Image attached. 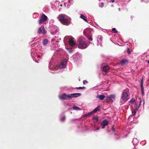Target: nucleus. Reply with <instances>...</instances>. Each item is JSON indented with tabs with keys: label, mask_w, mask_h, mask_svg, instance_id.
<instances>
[{
	"label": "nucleus",
	"mask_w": 149,
	"mask_h": 149,
	"mask_svg": "<svg viewBox=\"0 0 149 149\" xmlns=\"http://www.w3.org/2000/svg\"><path fill=\"white\" fill-rule=\"evenodd\" d=\"M127 62V60L126 59H124L121 61L120 63L121 64H122V65H123L125 64Z\"/></svg>",
	"instance_id": "obj_18"
},
{
	"label": "nucleus",
	"mask_w": 149,
	"mask_h": 149,
	"mask_svg": "<svg viewBox=\"0 0 149 149\" xmlns=\"http://www.w3.org/2000/svg\"><path fill=\"white\" fill-rule=\"evenodd\" d=\"M84 31H85V30H84Z\"/></svg>",
	"instance_id": "obj_38"
},
{
	"label": "nucleus",
	"mask_w": 149,
	"mask_h": 149,
	"mask_svg": "<svg viewBox=\"0 0 149 149\" xmlns=\"http://www.w3.org/2000/svg\"><path fill=\"white\" fill-rule=\"evenodd\" d=\"M47 19V17L45 14H42L41 17V18L39 20V23L40 24L43 23L46 21Z\"/></svg>",
	"instance_id": "obj_5"
},
{
	"label": "nucleus",
	"mask_w": 149,
	"mask_h": 149,
	"mask_svg": "<svg viewBox=\"0 0 149 149\" xmlns=\"http://www.w3.org/2000/svg\"><path fill=\"white\" fill-rule=\"evenodd\" d=\"M41 27L42 28V33L43 34H44L47 33V31L46 29H45L44 26L43 25H42L41 26Z\"/></svg>",
	"instance_id": "obj_16"
},
{
	"label": "nucleus",
	"mask_w": 149,
	"mask_h": 149,
	"mask_svg": "<svg viewBox=\"0 0 149 149\" xmlns=\"http://www.w3.org/2000/svg\"><path fill=\"white\" fill-rule=\"evenodd\" d=\"M111 100H115L116 96L113 94H112L109 96Z\"/></svg>",
	"instance_id": "obj_19"
},
{
	"label": "nucleus",
	"mask_w": 149,
	"mask_h": 149,
	"mask_svg": "<svg viewBox=\"0 0 149 149\" xmlns=\"http://www.w3.org/2000/svg\"><path fill=\"white\" fill-rule=\"evenodd\" d=\"M111 130L113 131V132H114L115 131V129L114 128V126H113L111 128Z\"/></svg>",
	"instance_id": "obj_32"
},
{
	"label": "nucleus",
	"mask_w": 149,
	"mask_h": 149,
	"mask_svg": "<svg viewBox=\"0 0 149 149\" xmlns=\"http://www.w3.org/2000/svg\"><path fill=\"white\" fill-rule=\"evenodd\" d=\"M37 56H38V58H40V57H41V56H40V55H38Z\"/></svg>",
	"instance_id": "obj_36"
},
{
	"label": "nucleus",
	"mask_w": 149,
	"mask_h": 149,
	"mask_svg": "<svg viewBox=\"0 0 149 149\" xmlns=\"http://www.w3.org/2000/svg\"><path fill=\"white\" fill-rule=\"evenodd\" d=\"M100 106H98L97 107L95 108L93 111L87 113L88 116H90L93 113L96 112L100 110Z\"/></svg>",
	"instance_id": "obj_6"
},
{
	"label": "nucleus",
	"mask_w": 149,
	"mask_h": 149,
	"mask_svg": "<svg viewBox=\"0 0 149 149\" xmlns=\"http://www.w3.org/2000/svg\"><path fill=\"white\" fill-rule=\"evenodd\" d=\"M109 69V67L108 65H106L104 66L102 68V70L105 72H107L108 71Z\"/></svg>",
	"instance_id": "obj_11"
},
{
	"label": "nucleus",
	"mask_w": 149,
	"mask_h": 149,
	"mask_svg": "<svg viewBox=\"0 0 149 149\" xmlns=\"http://www.w3.org/2000/svg\"><path fill=\"white\" fill-rule=\"evenodd\" d=\"M135 102V99L133 98H132L129 101V103L131 104H133Z\"/></svg>",
	"instance_id": "obj_21"
},
{
	"label": "nucleus",
	"mask_w": 149,
	"mask_h": 149,
	"mask_svg": "<svg viewBox=\"0 0 149 149\" xmlns=\"http://www.w3.org/2000/svg\"><path fill=\"white\" fill-rule=\"evenodd\" d=\"M138 109L137 108H134V111H132V114L131 115V116L132 117L134 116L136 113V111L138 110Z\"/></svg>",
	"instance_id": "obj_14"
},
{
	"label": "nucleus",
	"mask_w": 149,
	"mask_h": 149,
	"mask_svg": "<svg viewBox=\"0 0 149 149\" xmlns=\"http://www.w3.org/2000/svg\"><path fill=\"white\" fill-rule=\"evenodd\" d=\"M37 32L38 34H40L42 33V28L41 27L38 28Z\"/></svg>",
	"instance_id": "obj_20"
},
{
	"label": "nucleus",
	"mask_w": 149,
	"mask_h": 149,
	"mask_svg": "<svg viewBox=\"0 0 149 149\" xmlns=\"http://www.w3.org/2000/svg\"><path fill=\"white\" fill-rule=\"evenodd\" d=\"M78 47L79 48L83 49L87 47V45L86 43L82 40L79 39L78 42Z\"/></svg>",
	"instance_id": "obj_2"
},
{
	"label": "nucleus",
	"mask_w": 149,
	"mask_h": 149,
	"mask_svg": "<svg viewBox=\"0 0 149 149\" xmlns=\"http://www.w3.org/2000/svg\"><path fill=\"white\" fill-rule=\"evenodd\" d=\"M84 117H86V116H88V115H87V114L84 115Z\"/></svg>",
	"instance_id": "obj_35"
},
{
	"label": "nucleus",
	"mask_w": 149,
	"mask_h": 149,
	"mask_svg": "<svg viewBox=\"0 0 149 149\" xmlns=\"http://www.w3.org/2000/svg\"><path fill=\"white\" fill-rule=\"evenodd\" d=\"M127 52L128 54H130L131 53V52L130 51V49L129 48L127 47Z\"/></svg>",
	"instance_id": "obj_24"
},
{
	"label": "nucleus",
	"mask_w": 149,
	"mask_h": 149,
	"mask_svg": "<svg viewBox=\"0 0 149 149\" xmlns=\"http://www.w3.org/2000/svg\"><path fill=\"white\" fill-rule=\"evenodd\" d=\"M141 92H142V94L143 95H144V89L143 85V80H141Z\"/></svg>",
	"instance_id": "obj_13"
},
{
	"label": "nucleus",
	"mask_w": 149,
	"mask_h": 149,
	"mask_svg": "<svg viewBox=\"0 0 149 149\" xmlns=\"http://www.w3.org/2000/svg\"><path fill=\"white\" fill-rule=\"evenodd\" d=\"M141 105V100H140V101L139 102V105L138 106V107L137 108L138 109H139V107Z\"/></svg>",
	"instance_id": "obj_25"
},
{
	"label": "nucleus",
	"mask_w": 149,
	"mask_h": 149,
	"mask_svg": "<svg viewBox=\"0 0 149 149\" xmlns=\"http://www.w3.org/2000/svg\"><path fill=\"white\" fill-rule=\"evenodd\" d=\"M112 30L113 31H114L116 33H117L118 32V31L116 30V29L115 28H113L112 29Z\"/></svg>",
	"instance_id": "obj_29"
},
{
	"label": "nucleus",
	"mask_w": 149,
	"mask_h": 149,
	"mask_svg": "<svg viewBox=\"0 0 149 149\" xmlns=\"http://www.w3.org/2000/svg\"><path fill=\"white\" fill-rule=\"evenodd\" d=\"M98 117L97 116H95L94 117V120H96V121H97L98 120Z\"/></svg>",
	"instance_id": "obj_26"
},
{
	"label": "nucleus",
	"mask_w": 149,
	"mask_h": 149,
	"mask_svg": "<svg viewBox=\"0 0 149 149\" xmlns=\"http://www.w3.org/2000/svg\"><path fill=\"white\" fill-rule=\"evenodd\" d=\"M69 45L72 47H74L76 45V43L74 42L72 38H70L69 40Z\"/></svg>",
	"instance_id": "obj_8"
},
{
	"label": "nucleus",
	"mask_w": 149,
	"mask_h": 149,
	"mask_svg": "<svg viewBox=\"0 0 149 149\" xmlns=\"http://www.w3.org/2000/svg\"><path fill=\"white\" fill-rule=\"evenodd\" d=\"M148 63H149V62H148Z\"/></svg>",
	"instance_id": "obj_39"
},
{
	"label": "nucleus",
	"mask_w": 149,
	"mask_h": 149,
	"mask_svg": "<svg viewBox=\"0 0 149 149\" xmlns=\"http://www.w3.org/2000/svg\"><path fill=\"white\" fill-rule=\"evenodd\" d=\"M80 17L81 18H82L86 22H87V19H86V18H87V17H86L84 15H83L82 14H81L80 15Z\"/></svg>",
	"instance_id": "obj_15"
},
{
	"label": "nucleus",
	"mask_w": 149,
	"mask_h": 149,
	"mask_svg": "<svg viewBox=\"0 0 149 149\" xmlns=\"http://www.w3.org/2000/svg\"><path fill=\"white\" fill-rule=\"evenodd\" d=\"M48 40L47 39H44L43 40L42 43L44 45H45L48 43Z\"/></svg>",
	"instance_id": "obj_17"
},
{
	"label": "nucleus",
	"mask_w": 149,
	"mask_h": 149,
	"mask_svg": "<svg viewBox=\"0 0 149 149\" xmlns=\"http://www.w3.org/2000/svg\"><path fill=\"white\" fill-rule=\"evenodd\" d=\"M128 95L127 92H125V91H124V92L122 94L121 98L123 100L126 102L128 100Z\"/></svg>",
	"instance_id": "obj_4"
},
{
	"label": "nucleus",
	"mask_w": 149,
	"mask_h": 149,
	"mask_svg": "<svg viewBox=\"0 0 149 149\" xmlns=\"http://www.w3.org/2000/svg\"><path fill=\"white\" fill-rule=\"evenodd\" d=\"M90 36H87V38L88 39V38H90Z\"/></svg>",
	"instance_id": "obj_37"
},
{
	"label": "nucleus",
	"mask_w": 149,
	"mask_h": 149,
	"mask_svg": "<svg viewBox=\"0 0 149 149\" xmlns=\"http://www.w3.org/2000/svg\"><path fill=\"white\" fill-rule=\"evenodd\" d=\"M83 83L84 84H85L86 83H88V82L86 80H84L83 81Z\"/></svg>",
	"instance_id": "obj_31"
},
{
	"label": "nucleus",
	"mask_w": 149,
	"mask_h": 149,
	"mask_svg": "<svg viewBox=\"0 0 149 149\" xmlns=\"http://www.w3.org/2000/svg\"><path fill=\"white\" fill-rule=\"evenodd\" d=\"M114 2V0H111L110 2H112V3Z\"/></svg>",
	"instance_id": "obj_34"
},
{
	"label": "nucleus",
	"mask_w": 149,
	"mask_h": 149,
	"mask_svg": "<svg viewBox=\"0 0 149 149\" xmlns=\"http://www.w3.org/2000/svg\"><path fill=\"white\" fill-rule=\"evenodd\" d=\"M76 88L77 89H85V87H84V86L83 87H79L76 88Z\"/></svg>",
	"instance_id": "obj_23"
},
{
	"label": "nucleus",
	"mask_w": 149,
	"mask_h": 149,
	"mask_svg": "<svg viewBox=\"0 0 149 149\" xmlns=\"http://www.w3.org/2000/svg\"><path fill=\"white\" fill-rule=\"evenodd\" d=\"M81 94L80 93H74L70 94V96L71 97V99L73 97H76L81 95Z\"/></svg>",
	"instance_id": "obj_10"
},
{
	"label": "nucleus",
	"mask_w": 149,
	"mask_h": 149,
	"mask_svg": "<svg viewBox=\"0 0 149 149\" xmlns=\"http://www.w3.org/2000/svg\"><path fill=\"white\" fill-rule=\"evenodd\" d=\"M111 99L109 97H107V98L106 99V101H107V102H109L111 100Z\"/></svg>",
	"instance_id": "obj_30"
},
{
	"label": "nucleus",
	"mask_w": 149,
	"mask_h": 149,
	"mask_svg": "<svg viewBox=\"0 0 149 149\" xmlns=\"http://www.w3.org/2000/svg\"><path fill=\"white\" fill-rule=\"evenodd\" d=\"M60 99L65 100L71 99V97L70 95H67L65 93H63L59 97Z\"/></svg>",
	"instance_id": "obj_3"
},
{
	"label": "nucleus",
	"mask_w": 149,
	"mask_h": 149,
	"mask_svg": "<svg viewBox=\"0 0 149 149\" xmlns=\"http://www.w3.org/2000/svg\"><path fill=\"white\" fill-rule=\"evenodd\" d=\"M96 97L99 99L100 100H102L105 97V96L104 95H98L96 96Z\"/></svg>",
	"instance_id": "obj_12"
},
{
	"label": "nucleus",
	"mask_w": 149,
	"mask_h": 149,
	"mask_svg": "<svg viewBox=\"0 0 149 149\" xmlns=\"http://www.w3.org/2000/svg\"><path fill=\"white\" fill-rule=\"evenodd\" d=\"M73 108L76 110H80L81 109L79 107L77 106H73Z\"/></svg>",
	"instance_id": "obj_22"
},
{
	"label": "nucleus",
	"mask_w": 149,
	"mask_h": 149,
	"mask_svg": "<svg viewBox=\"0 0 149 149\" xmlns=\"http://www.w3.org/2000/svg\"><path fill=\"white\" fill-rule=\"evenodd\" d=\"M65 15L61 14L58 15L57 18L62 24L65 25H68L70 23V19L65 17Z\"/></svg>",
	"instance_id": "obj_1"
},
{
	"label": "nucleus",
	"mask_w": 149,
	"mask_h": 149,
	"mask_svg": "<svg viewBox=\"0 0 149 149\" xmlns=\"http://www.w3.org/2000/svg\"><path fill=\"white\" fill-rule=\"evenodd\" d=\"M109 122L107 120H104L102 122L101 125L102 126V128L104 129L105 127L108 124Z\"/></svg>",
	"instance_id": "obj_9"
},
{
	"label": "nucleus",
	"mask_w": 149,
	"mask_h": 149,
	"mask_svg": "<svg viewBox=\"0 0 149 149\" xmlns=\"http://www.w3.org/2000/svg\"><path fill=\"white\" fill-rule=\"evenodd\" d=\"M104 3L103 2H102L101 4V5H100L99 6V7H101V8H102L104 6Z\"/></svg>",
	"instance_id": "obj_28"
},
{
	"label": "nucleus",
	"mask_w": 149,
	"mask_h": 149,
	"mask_svg": "<svg viewBox=\"0 0 149 149\" xmlns=\"http://www.w3.org/2000/svg\"><path fill=\"white\" fill-rule=\"evenodd\" d=\"M90 41H92L93 40V38L91 37H90L89 38H88V39Z\"/></svg>",
	"instance_id": "obj_33"
},
{
	"label": "nucleus",
	"mask_w": 149,
	"mask_h": 149,
	"mask_svg": "<svg viewBox=\"0 0 149 149\" xmlns=\"http://www.w3.org/2000/svg\"><path fill=\"white\" fill-rule=\"evenodd\" d=\"M65 120V117L64 116L62 117L61 119V120L62 121H64Z\"/></svg>",
	"instance_id": "obj_27"
},
{
	"label": "nucleus",
	"mask_w": 149,
	"mask_h": 149,
	"mask_svg": "<svg viewBox=\"0 0 149 149\" xmlns=\"http://www.w3.org/2000/svg\"><path fill=\"white\" fill-rule=\"evenodd\" d=\"M66 59L63 60L60 64V67L62 68H64L66 66Z\"/></svg>",
	"instance_id": "obj_7"
}]
</instances>
